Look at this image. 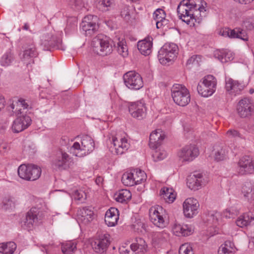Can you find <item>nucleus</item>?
Instances as JSON below:
<instances>
[{
    "label": "nucleus",
    "mask_w": 254,
    "mask_h": 254,
    "mask_svg": "<svg viewBox=\"0 0 254 254\" xmlns=\"http://www.w3.org/2000/svg\"><path fill=\"white\" fill-rule=\"evenodd\" d=\"M202 3V0H182L177 7L179 17L190 26L199 24L203 16L201 13L205 11Z\"/></svg>",
    "instance_id": "obj_1"
},
{
    "label": "nucleus",
    "mask_w": 254,
    "mask_h": 254,
    "mask_svg": "<svg viewBox=\"0 0 254 254\" xmlns=\"http://www.w3.org/2000/svg\"><path fill=\"white\" fill-rule=\"evenodd\" d=\"M80 145L79 142H75L70 147L69 152L73 155L82 157L91 152L95 147L93 139L88 135L82 136Z\"/></svg>",
    "instance_id": "obj_2"
},
{
    "label": "nucleus",
    "mask_w": 254,
    "mask_h": 254,
    "mask_svg": "<svg viewBox=\"0 0 254 254\" xmlns=\"http://www.w3.org/2000/svg\"><path fill=\"white\" fill-rule=\"evenodd\" d=\"M112 41L103 35L94 38L92 41L94 51L102 56L110 55L113 51Z\"/></svg>",
    "instance_id": "obj_3"
},
{
    "label": "nucleus",
    "mask_w": 254,
    "mask_h": 254,
    "mask_svg": "<svg viewBox=\"0 0 254 254\" xmlns=\"http://www.w3.org/2000/svg\"><path fill=\"white\" fill-rule=\"evenodd\" d=\"M171 95L174 102L180 106H186L190 100L188 89L182 84L173 85L171 89Z\"/></svg>",
    "instance_id": "obj_4"
},
{
    "label": "nucleus",
    "mask_w": 254,
    "mask_h": 254,
    "mask_svg": "<svg viewBox=\"0 0 254 254\" xmlns=\"http://www.w3.org/2000/svg\"><path fill=\"white\" fill-rule=\"evenodd\" d=\"M178 47L174 43H166L159 51L158 58L162 64L171 63L178 54Z\"/></svg>",
    "instance_id": "obj_5"
},
{
    "label": "nucleus",
    "mask_w": 254,
    "mask_h": 254,
    "mask_svg": "<svg viewBox=\"0 0 254 254\" xmlns=\"http://www.w3.org/2000/svg\"><path fill=\"white\" fill-rule=\"evenodd\" d=\"M19 177L25 180L34 181L41 176V169L37 165L33 164H22L17 170Z\"/></svg>",
    "instance_id": "obj_6"
},
{
    "label": "nucleus",
    "mask_w": 254,
    "mask_h": 254,
    "mask_svg": "<svg viewBox=\"0 0 254 254\" xmlns=\"http://www.w3.org/2000/svg\"><path fill=\"white\" fill-rule=\"evenodd\" d=\"M149 218L151 222L159 228H164L168 224L166 218L165 210L160 205L152 206L149 210Z\"/></svg>",
    "instance_id": "obj_7"
},
{
    "label": "nucleus",
    "mask_w": 254,
    "mask_h": 254,
    "mask_svg": "<svg viewBox=\"0 0 254 254\" xmlns=\"http://www.w3.org/2000/svg\"><path fill=\"white\" fill-rule=\"evenodd\" d=\"M126 86L129 89L137 90L143 86L142 78L140 75L135 71H129L123 76Z\"/></svg>",
    "instance_id": "obj_8"
},
{
    "label": "nucleus",
    "mask_w": 254,
    "mask_h": 254,
    "mask_svg": "<svg viewBox=\"0 0 254 254\" xmlns=\"http://www.w3.org/2000/svg\"><path fill=\"white\" fill-rule=\"evenodd\" d=\"M98 18L95 15H88L84 17L80 23V28L86 36H91L98 31Z\"/></svg>",
    "instance_id": "obj_9"
},
{
    "label": "nucleus",
    "mask_w": 254,
    "mask_h": 254,
    "mask_svg": "<svg viewBox=\"0 0 254 254\" xmlns=\"http://www.w3.org/2000/svg\"><path fill=\"white\" fill-rule=\"evenodd\" d=\"M61 40L55 36V31L52 29L45 31L41 36V44L44 50H50L51 48H59Z\"/></svg>",
    "instance_id": "obj_10"
},
{
    "label": "nucleus",
    "mask_w": 254,
    "mask_h": 254,
    "mask_svg": "<svg viewBox=\"0 0 254 254\" xmlns=\"http://www.w3.org/2000/svg\"><path fill=\"white\" fill-rule=\"evenodd\" d=\"M71 162L69 155L62 150H60L53 160L52 165L54 169L62 171L68 169Z\"/></svg>",
    "instance_id": "obj_11"
},
{
    "label": "nucleus",
    "mask_w": 254,
    "mask_h": 254,
    "mask_svg": "<svg viewBox=\"0 0 254 254\" xmlns=\"http://www.w3.org/2000/svg\"><path fill=\"white\" fill-rule=\"evenodd\" d=\"M136 242L132 244L129 248L120 249V254H143L146 251L147 245L145 241L141 238L136 239Z\"/></svg>",
    "instance_id": "obj_12"
},
{
    "label": "nucleus",
    "mask_w": 254,
    "mask_h": 254,
    "mask_svg": "<svg viewBox=\"0 0 254 254\" xmlns=\"http://www.w3.org/2000/svg\"><path fill=\"white\" fill-rule=\"evenodd\" d=\"M254 171V164L252 157L245 155L242 157L238 163L237 172L240 175L251 174Z\"/></svg>",
    "instance_id": "obj_13"
},
{
    "label": "nucleus",
    "mask_w": 254,
    "mask_h": 254,
    "mask_svg": "<svg viewBox=\"0 0 254 254\" xmlns=\"http://www.w3.org/2000/svg\"><path fill=\"white\" fill-rule=\"evenodd\" d=\"M237 111L241 118L251 116L254 112V105L252 100L248 98H244L240 100L237 106Z\"/></svg>",
    "instance_id": "obj_14"
},
{
    "label": "nucleus",
    "mask_w": 254,
    "mask_h": 254,
    "mask_svg": "<svg viewBox=\"0 0 254 254\" xmlns=\"http://www.w3.org/2000/svg\"><path fill=\"white\" fill-rule=\"evenodd\" d=\"M128 111L132 117L141 120L146 116L145 104L143 101L131 102L128 105Z\"/></svg>",
    "instance_id": "obj_15"
},
{
    "label": "nucleus",
    "mask_w": 254,
    "mask_h": 254,
    "mask_svg": "<svg viewBox=\"0 0 254 254\" xmlns=\"http://www.w3.org/2000/svg\"><path fill=\"white\" fill-rule=\"evenodd\" d=\"M199 204L198 200L190 197L186 199L183 203V211L187 218H192L198 213Z\"/></svg>",
    "instance_id": "obj_16"
},
{
    "label": "nucleus",
    "mask_w": 254,
    "mask_h": 254,
    "mask_svg": "<svg viewBox=\"0 0 254 254\" xmlns=\"http://www.w3.org/2000/svg\"><path fill=\"white\" fill-rule=\"evenodd\" d=\"M199 154V150L194 145L185 146L178 152V156L183 161H192Z\"/></svg>",
    "instance_id": "obj_17"
},
{
    "label": "nucleus",
    "mask_w": 254,
    "mask_h": 254,
    "mask_svg": "<svg viewBox=\"0 0 254 254\" xmlns=\"http://www.w3.org/2000/svg\"><path fill=\"white\" fill-rule=\"evenodd\" d=\"M208 181V179L205 175L195 172L192 176L188 179L187 186L191 190H197L200 187L205 185Z\"/></svg>",
    "instance_id": "obj_18"
},
{
    "label": "nucleus",
    "mask_w": 254,
    "mask_h": 254,
    "mask_svg": "<svg viewBox=\"0 0 254 254\" xmlns=\"http://www.w3.org/2000/svg\"><path fill=\"white\" fill-rule=\"evenodd\" d=\"M22 49L23 52L20 58L24 62L28 61L30 59L36 57L38 55V52L32 40H27L23 44Z\"/></svg>",
    "instance_id": "obj_19"
},
{
    "label": "nucleus",
    "mask_w": 254,
    "mask_h": 254,
    "mask_svg": "<svg viewBox=\"0 0 254 254\" xmlns=\"http://www.w3.org/2000/svg\"><path fill=\"white\" fill-rule=\"evenodd\" d=\"M30 117L27 115L18 117L13 122L11 129L13 132L18 133L27 128L31 123Z\"/></svg>",
    "instance_id": "obj_20"
},
{
    "label": "nucleus",
    "mask_w": 254,
    "mask_h": 254,
    "mask_svg": "<svg viewBox=\"0 0 254 254\" xmlns=\"http://www.w3.org/2000/svg\"><path fill=\"white\" fill-rule=\"evenodd\" d=\"M112 143L115 150V152L118 155H122L125 153L129 147V143L125 137L119 135L113 136Z\"/></svg>",
    "instance_id": "obj_21"
},
{
    "label": "nucleus",
    "mask_w": 254,
    "mask_h": 254,
    "mask_svg": "<svg viewBox=\"0 0 254 254\" xmlns=\"http://www.w3.org/2000/svg\"><path fill=\"white\" fill-rule=\"evenodd\" d=\"M245 85L238 80H235L231 78H226L225 89L229 94L235 96L240 94L244 89Z\"/></svg>",
    "instance_id": "obj_22"
},
{
    "label": "nucleus",
    "mask_w": 254,
    "mask_h": 254,
    "mask_svg": "<svg viewBox=\"0 0 254 254\" xmlns=\"http://www.w3.org/2000/svg\"><path fill=\"white\" fill-rule=\"evenodd\" d=\"M110 243L109 235L101 234L95 239L93 247L96 253L102 254L106 251Z\"/></svg>",
    "instance_id": "obj_23"
},
{
    "label": "nucleus",
    "mask_w": 254,
    "mask_h": 254,
    "mask_svg": "<svg viewBox=\"0 0 254 254\" xmlns=\"http://www.w3.org/2000/svg\"><path fill=\"white\" fill-rule=\"evenodd\" d=\"M39 210L36 207L32 208L27 213L23 225L27 230H31L33 226L38 222L39 220Z\"/></svg>",
    "instance_id": "obj_24"
},
{
    "label": "nucleus",
    "mask_w": 254,
    "mask_h": 254,
    "mask_svg": "<svg viewBox=\"0 0 254 254\" xmlns=\"http://www.w3.org/2000/svg\"><path fill=\"white\" fill-rule=\"evenodd\" d=\"M165 135L160 129L152 131L149 137V145L151 148L157 149L161 144Z\"/></svg>",
    "instance_id": "obj_25"
},
{
    "label": "nucleus",
    "mask_w": 254,
    "mask_h": 254,
    "mask_svg": "<svg viewBox=\"0 0 254 254\" xmlns=\"http://www.w3.org/2000/svg\"><path fill=\"white\" fill-rule=\"evenodd\" d=\"M172 231L177 236L186 237L193 233V229L191 225L175 223L173 226Z\"/></svg>",
    "instance_id": "obj_26"
},
{
    "label": "nucleus",
    "mask_w": 254,
    "mask_h": 254,
    "mask_svg": "<svg viewBox=\"0 0 254 254\" xmlns=\"http://www.w3.org/2000/svg\"><path fill=\"white\" fill-rule=\"evenodd\" d=\"M119 211L115 207L108 209L105 214V222L109 227L115 226L119 220Z\"/></svg>",
    "instance_id": "obj_27"
},
{
    "label": "nucleus",
    "mask_w": 254,
    "mask_h": 254,
    "mask_svg": "<svg viewBox=\"0 0 254 254\" xmlns=\"http://www.w3.org/2000/svg\"><path fill=\"white\" fill-rule=\"evenodd\" d=\"M152 40V37H148L143 40L138 42L137 48L141 54L147 56L151 53Z\"/></svg>",
    "instance_id": "obj_28"
},
{
    "label": "nucleus",
    "mask_w": 254,
    "mask_h": 254,
    "mask_svg": "<svg viewBox=\"0 0 254 254\" xmlns=\"http://www.w3.org/2000/svg\"><path fill=\"white\" fill-rule=\"evenodd\" d=\"M77 214L78 219L86 224L93 220L94 213L91 209L85 207L78 209Z\"/></svg>",
    "instance_id": "obj_29"
},
{
    "label": "nucleus",
    "mask_w": 254,
    "mask_h": 254,
    "mask_svg": "<svg viewBox=\"0 0 254 254\" xmlns=\"http://www.w3.org/2000/svg\"><path fill=\"white\" fill-rule=\"evenodd\" d=\"M214 57L221 63H227L234 59L233 53L227 49L216 50L214 52Z\"/></svg>",
    "instance_id": "obj_30"
},
{
    "label": "nucleus",
    "mask_w": 254,
    "mask_h": 254,
    "mask_svg": "<svg viewBox=\"0 0 254 254\" xmlns=\"http://www.w3.org/2000/svg\"><path fill=\"white\" fill-rule=\"evenodd\" d=\"M166 13L162 8L157 9L153 13V17L156 20V27L159 29L168 24V20L166 18Z\"/></svg>",
    "instance_id": "obj_31"
},
{
    "label": "nucleus",
    "mask_w": 254,
    "mask_h": 254,
    "mask_svg": "<svg viewBox=\"0 0 254 254\" xmlns=\"http://www.w3.org/2000/svg\"><path fill=\"white\" fill-rule=\"evenodd\" d=\"M15 60V55L11 49L7 50L0 58V64L3 67L11 65Z\"/></svg>",
    "instance_id": "obj_32"
},
{
    "label": "nucleus",
    "mask_w": 254,
    "mask_h": 254,
    "mask_svg": "<svg viewBox=\"0 0 254 254\" xmlns=\"http://www.w3.org/2000/svg\"><path fill=\"white\" fill-rule=\"evenodd\" d=\"M160 195L161 198L169 203H172L176 196L174 190L172 188H169L168 187L162 188L160 191Z\"/></svg>",
    "instance_id": "obj_33"
},
{
    "label": "nucleus",
    "mask_w": 254,
    "mask_h": 254,
    "mask_svg": "<svg viewBox=\"0 0 254 254\" xmlns=\"http://www.w3.org/2000/svg\"><path fill=\"white\" fill-rule=\"evenodd\" d=\"M245 197L249 201L254 200V183L252 182H246L242 190Z\"/></svg>",
    "instance_id": "obj_34"
},
{
    "label": "nucleus",
    "mask_w": 254,
    "mask_h": 254,
    "mask_svg": "<svg viewBox=\"0 0 254 254\" xmlns=\"http://www.w3.org/2000/svg\"><path fill=\"white\" fill-rule=\"evenodd\" d=\"M254 221V217L250 215L249 214L245 213L241 215L236 220V224L239 227L243 228L251 225Z\"/></svg>",
    "instance_id": "obj_35"
},
{
    "label": "nucleus",
    "mask_w": 254,
    "mask_h": 254,
    "mask_svg": "<svg viewBox=\"0 0 254 254\" xmlns=\"http://www.w3.org/2000/svg\"><path fill=\"white\" fill-rule=\"evenodd\" d=\"M115 199L121 203H126L131 198V194L129 190L123 189L119 190L115 194Z\"/></svg>",
    "instance_id": "obj_36"
},
{
    "label": "nucleus",
    "mask_w": 254,
    "mask_h": 254,
    "mask_svg": "<svg viewBox=\"0 0 254 254\" xmlns=\"http://www.w3.org/2000/svg\"><path fill=\"white\" fill-rule=\"evenodd\" d=\"M235 247L233 243L230 241H226L219 248L218 254H234Z\"/></svg>",
    "instance_id": "obj_37"
},
{
    "label": "nucleus",
    "mask_w": 254,
    "mask_h": 254,
    "mask_svg": "<svg viewBox=\"0 0 254 254\" xmlns=\"http://www.w3.org/2000/svg\"><path fill=\"white\" fill-rule=\"evenodd\" d=\"M16 248V245L13 242L0 244V253L3 254H13Z\"/></svg>",
    "instance_id": "obj_38"
},
{
    "label": "nucleus",
    "mask_w": 254,
    "mask_h": 254,
    "mask_svg": "<svg viewBox=\"0 0 254 254\" xmlns=\"http://www.w3.org/2000/svg\"><path fill=\"white\" fill-rule=\"evenodd\" d=\"M197 92L202 97H207L212 95L215 91V89L211 88L201 82L199 83L197 87Z\"/></svg>",
    "instance_id": "obj_39"
},
{
    "label": "nucleus",
    "mask_w": 254,
    "mask_h": 254,
    "mask_svg": "<svg viewBox=\"0 0 254 254\" xmlns=\"http://www.w3.org/2000/svg\"><path fill=\"white\" fill-rule=\"evenodd\" d=\"M134 180L133 173H132L131 171L125 173L122 178L123 184L127 186H133L135 185Z\"/></svg>",
    "instance_id": "obj_40"
},
{
    "label": "nucleus",
    "mask_w": 254,
    "mask_h": 254,
    "mask_svg": "<svg viewBox=\"0 0 254 254\" xmlns=\"http://www.w3.org/2000/svg\"><path fill=\"white\" fill-rule=\"evenodd\" d=\"M131 172L133 173L135 185L139 184L146 180V175L143 171L136 169L131 170Z\"/></svg>",
    "instance_id": "obj_41"
},
{
    "label": "nucleus",
    "mask_w": 254,
    "mask_h": 254,
    "mask_svg": "<svg viewBox=\"0 0 254 254\" xmlns=\"http://www.w3.org/2000/svg\"><path fill=\"white\" fill-rule=\"evenodd\" d=\"M202 83L208 87L215 89L216 90L217 81L215 77L212 75L205 76L203 78Z\"/></svg>",
    "instance_id": "obj_42"
},
{
    "label": "nucleus",
    "mask_w": 254,
    "mask_h": 254,
    "mask_svg": "<svg viewBox=\"0 0 254 254\" xmlns=\"http://www.w3.org/2000/svg\"><path fill=\"white\" fill-rule=\"evenodd\" d=\"M76 249V244L73 242H68L62 246V251L64 254H72Z\"/></svg>",
    "instance_id": "obj_43"
},
{
    "label": "nucleus",
    "mask_w": 254,
    "mask_h": 254,
    "mask_svg": "<svg viewBox=\"0 0 254 254\" xmlns=\"http://www.w3.org/2000/svg\"><path fill=\"white\" fill-rule=\"evenodd\" d=\"M117 51L118 53L123 57H126L128 55V48L124 40L123 39L118 42Z\"/></svg>",
    "instance_id": "obj_44"
},
{
    "label": "nucleus",
    "mask_w": 254,
    "mask_h": 254,
    "mask_svg": "<svg viewBox=\"0 0 254 254\" xmlns=\"http://www.w3.org/2000/svg\"><path fill=\"white\" fill-rule=\"evenodd\" d=\"M72 197L77 201V203H82L86 198V193L82 190H76L72 193Z\"/></svg>",
    "instance_id": "obj_45"
},
{
    "label": "nucleus",
    "mask_w": 254,
    "mask_h": 254,
    "mask_svg": "<svg viewBox=\"0 0 254 254\" xmlns=\"http://www.w3.org/2000/svg\"><path fill=\"white\" fill-rule=\"evenodd\" d=\"M153 153L152 157L155 161H158L164 159L167 156V153L165 150L160 149H155Z\"/></svg>",
    "instance_id": "obj_46"
},
{
    "label": "nucleus",
    "mask_w": 254,
    "mask_h": 254,
    "mask_svg": "<svg viewBox=\"0 0 254 254\" xmlns=\"http://www.w3.org/2000/svg\"><path fill=\"white\" fill-rule=\"evenodd\" d=\"M234 30L235 34L233 38H239L245 41L248 40V36L245 31L240 28H235Z\"/></svg>",
    "instance_id": "obj_47"
},
{
    "label": "nucleus",
    "mask_w": 254,
    "mask_h": 254,
    "mask_svg": "<svg viewBox=\"0 0 254 254\" xmlns=\"http://www.w3.org/2000/svg\"><path fill=\"white\" fill-rule=\"evenodd\" d=\"M15 203L12 198L9 197H5L2 200V207L6 210L14 207Z\"/></svg>",
    "instance_id": "obj_48"
},
{
    "label": "nucleus",
    "mask_w": 254,
    "mask_h": 254,
    "mask_svg": "<svg viewBox=\"0 0 254 254\" xmlns=\"http://www.w3.org/2000/svg\"><path fill=\"white\" fill-rule=\"evenodd\" d=\"M179 252V254H194L191 246L188 244L182 245Z\"/></svg>",
    "instance_id": "obj_49"
},
{
    "label": "nucleus",
    "mask_w": 254,
    "mask_h": 254,
    "mask_svg": "<svg viewBox=\"0 0 254 254\" xmlns=\"http://www.w3.org/2000/svg\"><path fill=\"white\" fill-rule=\"evenodd\" d=\"M217 213L209 212L207 215L206 220L208 221L209 224H212L214 226H216L218 221V216Z\"/></svg>",
    "instance_id": "obj_50"
},
{
    "label": "nucleus",
    "mask_w": 254,
    "mask_h": 254,
    "mask_svg": "<svg viewBox=\"0 0 254 254\" xmlns=\"http://www.w3.org/2000/svg\"><path fill=\"white\" fill-rule=\"evenodd\" d=\"M227 153V151L226 150L225 148H221L215 152V159L217 161L223 160Z\"/></svg>",
    "instance_id": "obj_51"
},
{
    "label": "nucleus",
    "mask_w": 254,
    "mask_h": 254,
    "mask_svg": "<svg viewBox=\"0 0 254 254\" xmlns=\"http://www.w3.org/2000/svg\"><path fill=\"white\" fill-rule=\"evenodd\" d=\"M237 211L234 209L231 208L225 209L223 212V216L225 218H233L237 214Z\"/></svg>",
    "instance_id": "obj_52"
},
{
    "label": "nucleus",
    "mask_w": 254,
    "mask_h": 254,
    "mask_svg": "<svg viewBox=\"0 0 254 254\" xmlns=\"http://www.w3.org/2000/svg\"><path fill=\"white\" fill-rule=\"evenodd\" d=\"M243 26L248 30H252L254 28V18H250L244 21Z\"/></svg>",
    "instance_id": "obj_53"
},
{
    "label": "nucleus",
    "mask_w": 254,
    "mask_h": 254,
    "mask_svg": "<svg viewBox=\"0 0 254 254\" xmlns=\"http://www.w3.org/2000/svg\"><path fill=\"white\" fill-rule=\"evenodd\" d=\"M227 134L229 137L231 138H242V135L240 133L235 129H229L227 131Z\"/></svg>",
    "instance_id": "obj_54"
},
{
    "label": "nucleus",
    "mask_w": 254,
    "mask_h": 254,
    "mask_svg": "<svg viewBox=\"0 0 254 254\" xmlns=\"http://www.w3.org/2000/svg\"><path fill=\"white\" fill-rule=\"evenodd\" d=\"M99 6L103 7H111L114 3L113 0H98Z\"/></svg>",
    "instance_id": "obj_55"
},
{
    "label": "nucleus",
    "mask_w": 254,
    "mask_h": 254,
    "mask_svg": "<svg viewBox=\"0 0 254 254\" xmlns=\"http://www.w3.org/2000/svg\"><path fill=\"white\" fill-rule=\"evenodd\" d=\"M200 60V57L198 55H193L189 58L187 62V64L190 65L191 64H198L199 60Z\"/></svg>",
    "instance_id": "obj_56"
},
{
    "label": "nucleus",
    "mask_w": 254,
    "mask_h": 254,
    "mask_svg": "<svg viewBox=\"0 0 254 254\" xmlns=\"http://www.w3.org/2000/svg\"><path fill=\"white\" fill-rule=\"evenodd\" d=\"M132 227L135 230H136L138 232H141L142 229H145V224L143 222L138 220L132 224Z\"/></svg>",
    "instance_id": "obj_57"
},
{
    "label": "nucleus",
    "mask_w": 254,
    "mask_h": 254,
    "mask_svg": "<svg viewBox=\"0 0 254 254\" xmlns=\"http://www.w3.org/2000/svg\"><path fill=\"white\" fill-rule=\"evenodd\" d=\"M76 26L77 25L76 22L69 24L68 23L64 29L65 33H70V32L74 31L76 28Z\"/></svg>",
    "instance_id": "obj_58"
},
{
    "label": "nucleus",
    "mask_w": 254,
    "mask_h": 254,
    "mask_svg": "<svg viewBox=\"0 0 254 254\" xmlns=\"http://www.w3.org/2000/svg\"><path fill=\"white\" fill-rule=\"evenodd\" d=\"M235 34V31L234 29H225L222 32V35L225 37H228L231 38H233L234 35Z\"/></svg>",
    "instance_id": "obj_59"
},
{
    "label": "nucleus",
    "mask_w": 254,
    "mask_h": 254,
    "mask_svg": "<svg viewBox=\"0 0 254 254\" xmlns=\"http://www.w3.org/2000/svg\"><path fill=\"white\" fill-rule=\"evenodd\" d=\"M121 14L123 17L126 19H129L130 16V13L128 7H125L124 9L122 10Z\"/></svg>",
    "instance_id": "obj_60"
},
{
    "label": "nucleus",
    "mask_w": 254,
    "mask_h": 254,
    "mask_svg": "<svg viewBox=\"0 0 254 254\" xmlns=\"http://www.w3.org/2000/svg\"><path fill=\"white\" fill-rule=\"evenodd\" d=\"M69 143V139L68 137L66 136H63L62 137L60 140V144L62 146H66Z\"/></svg>",
    "instance_id": "obj_61"
},
{
    "label": "nucleus",
    "mask_w": 254,
    "mask_h": 254,
    "mask_svg": "<svg viewBox=\"0 0 254 254\" xmlns=\"http://www.w3.org/2000/svg\"><path fill=\"white\" fill-rule=\"evenodd\" d=\"M17 106L23 107L24 109L28 108V105L25 102L23 99H20L18 100V102L17 103Z\"/></svg>",
    "instance_id": "obj_62"
},
{
    "label": "nucleus",
    "mask_w": 254,
    "mask_h": 254,
    "mask_svg": "<svg viewBox=\"0 0 254 254\" xmlns=\"http://www.w3.org/2000/svg\"><path fill=\"white\" fill-rule=\"evenodd\" d=\"M69 4L71 6H74L75 7H77L79 6L81 3L79 0H68Z\"/></svg>",
    "instance_id": "obj_63"
},
{
    "label": "nucleus",
    "mask_w": 254,
    "mask_h": 254,
    "mask_svg": "<svg viewBox=\"0 0 254 254\" xmlns=\"http://www.w3.org/2000/svg\"><path fill=\"white\" fill-rule=\"evenodd\" d=\"M247 129L249 132L254 133V121L250 122L248 125Z\"/></svg>",
    "instance_id": "obj_64"
}]
</instances>
